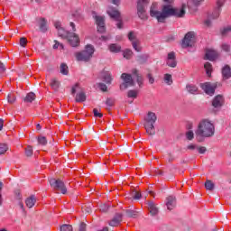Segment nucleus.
<instances>
[{"mask_svg":"<svg viewBox=\"0 0 231 231\" xmlns=\"http://www.w3.org/2000/svg\"><path fill=\"white\" fill-rule=\"evenodd\" d=\"M101 77L106 84H111V82H113V75H111L109 71H103Z\"/></svg>","mask_w":231,"mask_h":231,"instance_id":"22","label":"nucleus"},{"mask_svg":"<svg viewBox=\"0 0 231 231\" xmlns=\"http://www.w3.org/2000/svg\"><path fill=\"white\" fill-rule=\"evenodd\" d=\"M225 104V97L221 95L216 96L212 100V106L215 108L223 107V105Z\"/></svg>","mask_w":231,"mask_h":231,"instance_id":"13","label":"nucleus"},{"mask_svg":"<svg viewBox=\"0 0 231 231\" xmlns=\"http://www.w3.org/2000/svg\"><path fill=\"white\" fill-rule=\"evenodd\" d=\"M142 12H145V5L142 2L137 3V14H140Z\"/></svg>","mask_w":231,"mask_h":231,"instance_id":"41","label":"nucleus"},{"mask_svg":"<svg viewBox=\"0 0 231 231\" xmlns=\"http://www.w3.org/2000/svg\"><path fill=\"white\" fill-rule=\"evenodd\" d=\"M93 53H95V47L91 44H88L84 51L76 52L75 57L78 61L88 62V60H91Z\"/></svg>","mask_w":231,"mask_h":231,"instance_id":"4","label":"nucleus"},{"mask_svg":"<svg viewBox=\"0 0 231 231\" xmlns=\"http://www.w3.org/2000/svg\"><path fill=\"white\" fill-rule=\"evenodd\" d=\"M214 187H216V185L214 184V182H212V180H206L205 188L207 189V190H213Z\"/></svg>","mask_w":231,"mask_h":231,"instance_id":"34","label":"nucleus"},{"mask_svg":"<svg viewBox=\"0 0 231 231\" xmlns=\"http://www.w3.org/2000/svg\"><path fill=\"white\" fill-rule=\"evenodd\" d=\"M174 7L171 5L162 6V12L158 11V4L153 3L150 8V15L157 19L158 23H165L167 17H173Z\"/></svg>","mask_w":231,"mask_h":231,"instance_id":"1","label":"nucleus"},{"mask_svg":"<svg viewBox=\"0 0 231 231\" xmlns=\"http://www.w3.org/2000/svg\"><path fill=\"white\" fill-rule=\"evenodd\" d=\"M186 89L190 95H196V93H198V87L195 85H187Z\"/></svg>","mask_w":231,"mask_h":231,"instance_id":"29","label":"nucleus"},{"mask_svg":"<svg viewBox=\"0 0 231 231\" xmlns=\"http://www.w3.org/2000/svg\"><path fill=\"white\" fill-rule=\"evenodd\" d=\"M185 8H187V5L183 4L182 6L180 8H174V12H173V17H185Z\"/></svg>","mask_w":231,"mask_h":231,"instance_id":"16","label":"nucleus"},{"mask_svg":"<svg viewBox=\"0 0 231 231\" xmlns=\"http://www.w3.org/2000/svg\"><path fill=\"white\" fill-rule=\"evenodd\" d=\"M125 214L127 217H134V219H136V217L140 216V213L138 211L133 209H127L125 211Z\"/></svg>","mask_w":231,"mask_h":231,"instance_id":"28","label":"nucleus"},{"mask_svg":"<svg viewBox=\"0 0 231 231\" xmlns=\"http://www.w3.org/2000/svg\"><path fill=\"white\" fill-rule=\"evenodd\" d=\"M156 120H158L156 114H154L153 112H149L147 117L145 118L144 128L147 134H149L150 136H154V134H156V129L154 128V124H156Z\"/></svg>","mask_w":231,"mask_h":231,"instance_id":"3","label":"nucleus"},{"mask_svg":"<svg viewBox=\"0 0 231 231\" xmlns=\"http://www.w3.org/2000/svg\"><path fill=\"white\" fill-rule=\"evenodd\" d=\"M35 203H37V199L34 195H32L25 199V205L28 208H33V207H35Z\"/></svg>","mask_w":231,"mask_h":231,"instance_id":"21","label":"nucleus"},{"mask_svg":"<svg viewBox=\"0 0 231 231\" xmlns=\"http://www.w3.org/2000/svg\"><path fill=\"white\" fill-rule=\"evenodd\" d=\"M26 44H28V40H26L24 37H22L20 39V46H22V48H26Z\"/></svg>","mask_w":231,"mask_h":231,"instance_id":"52","label":"nucleus"},{"mask_svg":"<svg viewBox=\"0 0 231 231\" xmlns=\"http://www.w3.org/2000/svg\"><path fill=\"white\" fill-rule=\"evenodd\" d=\"M79 231H86V224L81 223L79 225Z\"/></svg>","mask_w":231,"mask_h":231,"instance_id":"64","label":"nucleus"},{"mask_svg":"<svg viewBox=\"0 0 231 231\" xmlns=\"http://www.w3.org/2000/svg\"><path fill=\"white\" fill-rule=\"evenodd\" d=\"M93 114H94V116H96V118H102V116H104V115L100 113V111H98V108H94Z\"/></svg>","mask_w":231,"mask_h":231,"instance_id":"47","label":"nucleus"},{"mask_svg":"<svg viewBox=\"0 0 231 231\" xmlns=\"http://www.w3.org/2000/svg\"><path fill=\"white\" fill-rule=\"evenodd\" d=\"M216 133V127L212 122L203 119L199 122L195 134L198 142H201V138H212Z\"/></svg>","mask_w":231,"mask_h":231,"instance_id":"2","label":"nucleus"},{"mask_svg":"<svg viewBox=\"0 0 231 231\" xmlns=\"http://www.w3.org/2000/svg\"><path fill=\"white\" fill-rule=\"evenodd\" d=\"M60 73H61V75H68V73H69V69L68 68V65L66 63L60 64Z\"/></svg>","mask_w":231,"mask_h":231,"instance_id":"30","label":"nucleus"},{"mask_svg":"<svg viewBox=\"0 0 231 231\" xmlns=\"http://www.w3.org/2000/svg\"><path fill=\"white\" fill-rule=\"evenodd\" d=\"M122 223V214L117 213L109 222V226H118Z\"/></svg>","mask_w":231,"mask_h":231,"instance_id":"19","label":"nucleus"},{"mask_svg":"<svg viewBox=\"0 0 231 231\" xmlns=\"http://www.w3.org/2000/svg\"><path fill=\"white\" fill-rule=\"evenodd\" d=\"M222 75H223V79H225V80H228V79L231 78V69H230V66L226 65L222 69Z\"/></svg>","mask_w":231,"mask_h":231,"instance_id":"24","label":"nucleus"},{"mask_svg":"<svg viewBox=\"0 0 231 231\" xmlns=\"http://www.w3.org/2000/svg\"><path fill=\"white\" fill-rule=\"evenodd\" d=\"M16 199L18 201V207H20L21 210L23 212H26V209L24 208V204L23 203V196L20 192H16Z\"/></svg>","mask_w":231,"mask_h":231,"instance_id":"26","label":"nucleus"},{"mask_svg":"<svg viewBox=\"0 0 231 231\" xmlns=\"http://www.w3.org/2000/svg\"><path fill=\"white\" fill-rule=\"evenodd\" d=\"M93 18L96 21L97 32H99V33H104V32H106V18L104 16L97 15V13H93Z\"/></svg>","mask_w":231,"mask_h":231,"instance_id":"8","label":"nucleus"},{"mask_svg":"<svg viewBox=\"0 0 231 231\" xmlns=\"http://www.w3.org/2000/svg\"><path fill=\"white\" fill-rule=\"evenodd\" d=\"M121 79L124 82L120 85V89H127V88H134L135 86L134 79H133V76L131 74L123 73L121 75Z\"/></svg>","mask_w":231,"mask_h":231,"instance_id":"7","label":"nucleus"},{"mask_svg":"<svg viewBox=\"0 0 231 231\" xmlns=\"http://www.w3.org/2000/svg\"><path fill=\"white\" fill-rule=\"evenodd\" d=\"M87 98L88 97L86 96V92L80 90L79 93L76 94L75 100L76 102L80 103V102H86Z\"/></svg>","mask_w":231,"mask_h":231,"instance_id":"25","label":"nucleus"},{"mask_svg":"<svg viewBox=\"0 0 231 231\" xmlns=\"http://www.w3.org/2000/svg\"><path fill=\"white\" fill-rule=\"evenodd\" d=\"M148 209L150 211L151 216H158L159 209L154 202L148 203Z\"/></svg>","mask_w":231,"mask_h":231,"instance_id":"23","label":"nucleus"},{"mask_svg":"<svg viewBox=\"0 0 231 231\" xmlns=\"http://www.w3.org/2000/svg\"><path fill=\"white\" fill-rule=\"evenodd\" d=\"M58 35L60 37H68V34H66V31H64V29H62V28H60L58 30Z\"/></svg>","mask_w":231,"mask_h":231,"instance_id":"55","label":"nucleus"},{"mask_svg":"<svg viewBox=\"0 0 231 231\" xmlns=\"http://www.w3.org/2000/svg\"><path fill=\"white\" fill-rule=\"evenodd\" d=\"M109 51L112 53H119L122 51V47L119 44L112 43L109 45Z\"/></svg>","mask_w":231,"mask_h":231,"instance_id":"27","label":"nucleus"},{"mask_svg":"<svg viewBox=\"0 0 231 231\" xmlns=\"http://www.w3.org/2000/svg\"><path fill=\"white\" fill-rule=\"evenodd\" d=\"M60 231H73V226L68 224L62 225L60 226Z\"/></svg>","mask_w":231,"mask_h":231,"instance_id":"43","label":"nucleus"},{"mask_svg":"<svg viewBox=\"0 0 231 231\" xmlns=\"http://www.w3.org/2000/svg\"><path fill=\"white\" fill-rule=\"evenodd\" d=\"M99 210L101 212H107L109 210V206L107 204H103L99 206Z\"/></svg>","mask_w":231,"mask_h":231,"instance_id":"51","label":"nucleus"},{"mask_svg":"<svg viewBox=\"0 0 231 231\" xmlns=\"http://www.w3.org/2000/svg\"><path fill=\"white\" fill-rule=\"evenodd\" d=\"M6 71V67L5 66V63L0 61V73H5Z\"/></svg>","mask_w":231,"mask_h":231,"instance_id":"61","label":"nucleus"},{"mask_svg":"<svg viewBox=\"0 0 231 231\" xmlns=\"http://www.w3.org/2000/svg\"><path fill=\"white\" fill-rule=\"evenodd\" d=\"M38 143L39 145H48V139H46L44 136H39Z\"/></svg>","mask_w":231,"mask_h":231,"instance_id":"39","label":"nucleus"},{"mask_svg":"<svg viewBox=\"0 0 231 231\" xmlns=\"http://www.w3.org/2000/svg\"><path fill=\"white\" fill-rule=\"evenodd\" d=\"M166 64L170 68H176L178 65V62L176 61V53L174 51H171L168 54Z\"/></svg>","mask_w":231,"mask_h":231,"instance_id":"14","label":"nucleus"},{"mask_svg":"<svg viewBox=\"0 0 231 231\" xmlns=\"http://www.w3.org/2000/svg\"><path fill=\"white\" fill-rule=\"evenodd\" d=\"M164 82L167 86H172V75L165 74L164 75Z\"/></svg>","mask_w":231,"mask_h":231,"instance_id":"35","label":"nucleus"},{"mask_svg":"<svg viewBox=\"0 0 231 231\" xmlns=\"http://www.w3.org/2000/svg\"><path fill=\"white\" fill-rule=\"evenodd\" d=\"M50 185L54 189V190H60L61 194H67L68 188H66V184L60 179H51Z\"/></svg>","mask_w":231,"mask_h":231,"instance_id":"6","label":"nucleus"},{"mask_svg":"<svg viewBox=\"0 0 231 231\" xmlns=\"http://www.w3.org/2000/svg\"><path fill=\"white\" fill-rule=\"evenodd\" d=\"M148 56L147 55H140L137 57V60L140 64H143L147 62Z\"/></svg>","mask_w":231,"mask_h":231,"instance_id":"42","label":"nucleus"},{"mask_svg":"<svg viewBox=\"0 0 231 231\" xmlns=\"http://www.w3.org/2000/svg\"><path fill=\"white\" fill-rule=\"evenodd\" d=\"M200 88L205 91L206 95H209L212 97L214 93H216V88H217V83H210V82H206L204 84L200 85Z\"/></svg>","mask_w":231,"mask_h":231,"instance_id":"10","label":"nucleus"},{"mask_svg":"<svg viewBox=\"0 0 231 231\" xmlns=\"http://www.w3.org/2000/svg\"><path fill=\"white\" fill-rule=\"evenodd\" d=\"M67 39L70 46H72L73 48H77V46L80 44V38H79V36L74 32L67 33Z\"/></svg>","mask_w":231,"mask_h":231,"instance_id":"11","label":"nucleus"},{"mask_svg":"<svg viewBox=\"0 0 231 231\" xmlns=\"http://www.w3.org/2000/svg\"><path fill=\"white\" fill-rule=\"evenodd\" d=\"M140 44V41H136V42H132V45L134 50H135V51H141V49L138 47V45Z\"/></svg>","mask_w":231,"mask_h":231,"instance_id":"50","label":"nucleus"},{"mask_svg":"<svg viewBox=\"0 0 231 231\" xmlns=\"http://www.w3.org/2000/svg\"><path fill=\"white\" fill-rule=\"evenodd\" d=\"M38 24H39L40 32H42V33H45V32H48V21H46L45 18H40Z\"/></svg>","mask_w":231,"mask_h":231,"instance_id":"20","label":"nucleus"},{"mask_svg":"<svg viewBox=\"0 0 231 231\" xmlns=\"http://www.w3.org/2000/svg\"><path fill=\"white\" fill-rule=\"evenodd\" d=\"M219 57V53L213 49H208L206 51L205 60H216V59Z\"/></svg>","mask_w":231,"mask_h":231,"instance_id":"15","label":"nucleus"},{"mask_svg":"<svg viewBox=\"0 0 231 231\" xmlns=\"http://www.w3.org/2000/svg\"><path fill=\"white\" fill-rule=\"evenodd\" d=\"M33 100H35V93L33 92L28 93L23 98V102L26 103H32Z\"/></svg>","mask_w":231,"mask_h":231,"instance_id":"31","label":"nucleus"},{"mask_svg":"<svg viewBox=\"0 0 231 231\" xmlns=\"http://www.w3.org/2000/svg\"><path fill=\"white\" fill-rule=\"evenodd\" d=\"M222 50L224 51H226V53H229V51H230V45L226 44V43L222 44Z\"/></svg>","mask_w":231,"mask_h":231,"instance_id":"58","label":"nucleus"},{"mask_svg":"<svg viewBox=\"0 0 231 231\" xmlns=\"http://www.w3.org/2000/svg\"><path fill=\"white\" fill-rule=\"evenodd\" d=\"M223 37H226V35H230L231 33V27L225 28L221 31Z\"/></svg>","mask_w":231,"mask_h":231,"instance_id":"46","label":"nucleus"},{"mask_svg":"<svg viewBox=\"0 0 231 231\" xmlns=\"http://www.w3.org/2000/svg\"><path fill=\"white\" fill-rule=\"evenodd\" d=\"M85 212L87 214H91V212H93V209L91 208V206H88V207L85 208Z\"/></svg>","mask_w":231,"mask_h":231,"instance_id":"63","label":"nucleus"},{"mask_svg":"<svg viewBox=\"0 0 231 231\" xmlns=\"http://www.w3.org/2000/svg\"><path fill=\"white\" fill-rule=\"evenodd\" d=\"M186 137H187V140H194V132L192 131H188L186 133Z\"/></svg>","mask_w":231,"mask_h":231,"instance_id":"53","label":"nucleus"},{"mask_svg":"<svg viewBox=\"0 0 231 231\" xmlns=\"http://www.w3.org/2000/svg\"><path fill=\"white\" fill-rule=\"evenodd\" d=\"M123 56L125 59H127V60H131L133 57V51L126 49L124 53Z\"/></svg>","mask_w":231,"mask_h":231,"instance_id":"36","label":"nucleus"},{"mask_svg":"<svg viewBox=\"0 0 231 231\" xmlns=\"http://www.w3.org/2000/svg\"><path fill=\"white\" fill-rule=\"evenodd\" d=\"M51 88H52V89H54V91H57L59 89V88H60V82L59 80H57V79H51Z\"/></svg>","mask_w":231,"mask_h":231,"instance_id":"32","label":"nucleus"},{"mask_svg":"<svg viewBox=\"0 0 231 231\" xmlns=\"http://www.w3.org/2000/svg\"><path fill=\"white\" fill-rule=\"evenodd\" d=\"M77 91H80V85H79V83H76L72 88H71V95H75V93H77Z\"/></svg>","mask_w":231,"mask_h":231,"instance_id":"45","label":"nucleus"},{"mask_svg":"<svg viewBox=\"0 0 231 231\" xmlns=\"http://www.w3.org/2000/svg\"><path fill=\"white\" fill-rule=\"evenodd\" d=\"M166 206L168 210H173L176 208V197L169 196L166 199Z\"/></svg>","mask_w":231,"mask_h":231,"instance_id":"17","label":"nucleus"},{"mask_svg":"<svg viewBox=\"0 0 231 231\" xmlns=\"http://www.w3.org/2000/svg\"><path fill=\"white\" fill-rule=\"evenodd\" d=\"M128 39L132 42H134L136 41H138V39H136V35H134V32H130L128 33Z\"/></svg>","mask_w":231,"mask_h":231,"instance_id":"48","label":"nucleus"},{"mask_svg":"<svg viewBox=\"0 0 231 231\" xmlns=\"http://www.w3.org/2000/svg\"><path fill=\"white\" fill-rule=\"evenodd\" d=\"M138 97V92L136 90H129L127 92L128 98H136Z\"/></svg>","mask_w":231,"mask_h":231,"instance_id":"40","label":"nucleus"},{"mask_svg":"<svg viewBox=\"0 0 231 231\" xmlns=\"http://www.w3.org/2000/svg\"><path fill=\"white\" fill-rule=\"evenodd\" d=\"M132 73L134 77H135L139 88H142V86H143V77L140 74L137 69H133Z\"/></svg>","mask_w":231,"mask_h":231,"instance_id":"18","label":"nucleus"},{"mask_svg":"<svg viewBox=\"0 0 231 231\" xmlns=\"http://www.w3.org/2000/svg\"><path fill=\"white\" fill-rule=\"evenodd\" d=\"M25 155L27 156V157H32V156H33V147H32V146H27L26 148H25Z\"/></svg>","mask_w":231,"mask_h":231,"instance_id":"38","label":"nucleus"},{"mask_svg":"<svg viewBox=\"0 0 231 231\" xmlns=\"http://www.w3.org/2000/svg\"><path fill=\"white\" fill-rule=\"evenodd\" d=\"M196 39V32H189L185 34L184 39L182 40V48H189L194 44Z\"/></svg>","mask_w":231,"mask_h":231,"instance_id":"9","label":"nucleus"},{"mask_svg":"<svg viewBox=\"0 0 231 231\" xmlns=\"http://www.w3.org/2000/svg\"><path fill=\"white\" fill-rule=\"evenodd\" d=\"M117 22H118L117 24H116L117 28L119 30H122V28H124V23H122V18H120V20L117 21Z\"/></svg>","mask_w":231,"mask_h":231,"instance_id":"62","label":"nucleus"},{"mask_svg":"<svg viewBox=\"0 0 231 231\" xmlns=\"http://www.w3.org/2000/svg\"><path fill=\"white\" fill-rule=\"evenodd\" d=\"M106 14L109 15V17H111V19H114V21H120V11H118L116 8L109 7L106 10Z\"/></svg>","mask_w":231,"mask_h":231,"instance_id":"12","label":"nucleus"},{"mask_svg":"<svg viewBox=\"0 0 231 231\" xmlns=\"http://www.w3.org/2000/svg\"><path fill=\"white\" fill-rule=\"evenodd\" d=\"M15 100H17V97H15V95H14V93H10L7 95L8 104H15Z\"/></svg>","mask_w":231,"mask_h":231,"instance_id":"37","label":"nucleus"},{"mask_svg":"<svg viewBox=\"0 0 231 231\" xmlns=\"http://www.w3.org/2000/svg\"><path fill=\"white\" fill-rule=\"evenodd\" d=\"M6 151H8V145H6L5 143H0V155L5 154V152H6Z\"/></svg>","mask_w":231,"mask_h":231,"instance_id":"44","label":"nucleus"},{"mask_svg":"<svg viewBox=\"0 0 231 231\" xmlns=\"http://www.w3.org/2000/svg\"><path fill=\"white\" fill-rule=\"evenodd\" d=\"M225 5V0H217V7L215 10V13L208 16V18L204 21L205 26L208 28H210L212 26V20L217 19L219 17V14H221V8H223V5Z\"/></svg>","mask_w":231,"mask_h":231,"instance_id":"5","label":"nucleus"},{"mask_svg":"<svg viewBox=\"0 0 231 231\" xmlns=\"http://www.w3.org/2000/svg\"><path fill=\"white\" fill-rule=\"evenodd\" d=\"M204 68L208 77H212V64L210 62H206L204 64Z\"/></svg>","mask_w":231,"mask_h":231,"instance_id":"33","label":"nucleus"},{"mask_svg":"<svg viewBox=\"0 0 231 231\" xmlns=\"http://www.w3.org/2000/svg\"><path fill=\"white\" fill-rule=\"evenodd\" d=\"M137 15L139 19H142L143 21H147V14L145 13V11L137 13Z\"/></svg>","mask_w":231,"mask_h":231,"instance_id":"49","label":"nucleus"},{"mask_svg":"<svg viewBox=\"0 0 231 231\" xmlns=\"http://www.w3.org/2000/svg\"><path fill=\"white\" fill-rule=\"evenodd\" d=\"M106 104L108 106V107H113V106H115V99L108 97L106 101Z\"/></svg>","mask_w":231,"mask_h":231,"instance_id":"54","label":"nucleus"},{"mask_svg":"<svg viewBox=\"0 0 231 231\" xmlns=\"http://www.w3.org/2000/svg\"><path fill=\"white\" fill-rule=\"evenodd\" d=\"M146 77L149 79V84H154V77H152V73L148 72Z\"/></svg>","mask_w":231,"mask_h":231,"instance_id":"56","label":"nucleus"},{"mask_svg":"<svg viewBox=\"0 0 231 231\" xmlns=\"http://www.w3.org/2000/svg\"><path fill=\"white\" fill-rule=\"evenodd\" d=\"M198 151L199 154H205V152H207V148L205 146H199L198 147Z\"/></svg>","mask_w":231,"mask_h":231,"instance_id":"60","label":"nucleus"},{"mask_svg":"<svg viewBox=\"0 0 231 231\" xmlns=\"http://www.w3.org/2000/svg\"><path fill=\"white\" fill-rule=\"evenodd\" d=\"M134 199H142V193L138 191H134L133 195Z\"/></svg>","mask_w":231,"mask_h":231,"instance_id":"57","label":"nucleus"},{"mask_svg":"<svg viewBox=\"0 0 231 231\" xmlns=\"http://www.w3.org/2000/svg\"><path fill=\"white\" fill-rule=\"evenodd\" d=\"M98 88L101 89V91H104V92L107 91V86L104 83H99Z\"/></svg>","mask_w":231,"mask_h":231,"instance_id":"59","label":"nucleus"}]
</instances>
